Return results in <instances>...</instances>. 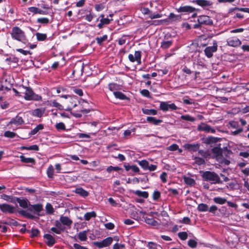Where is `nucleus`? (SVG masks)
<instances>
[{
    "instance_id": "obj_13",
    "label": "nucleus",
    "mask_w": 249,
    "mask_h": 249,
    "mask_svg": "<svg viewBox=\"0 0 249 249\" xmlns=\"http://www.w3.org/2000/svg\"><path fill=\"white\" fill-rule=\"evenodd\" d=\"M192 2L195 3L202 8H204L206 7L212 6L213 2L209 0H193Z\"/></svg>"
},
{
    "instance_id": "obj_4",
    "label": "nucleus",
    "mask_w": 249,
    "mask_h": 249,
    "mask_svg": "<svg viewBox=\"0 0 249 249\" xmlns=\"http://www.w3.org/2000/svg\"><path fill=\"white\" fill-rule=\"evenodd\" d=\"M24 98L27 101L34 100L39 101L42 100V97L38 94H36L33 90V89L30 87L27 88L24 95Z\"/></svg>"
},
{
    "instance_id": "obj_44",
    "label": "nucleus",
    "mask_w": 249,
    "mask_h": 249,
    "mask_svg": "<svg viewBox=\"0 0 249 249\" xmlns=\"http://www.w3.org/2000/svg\"><path fill=\"white\" fill-rule=\"evenodd\" d=\"M107 35H105L102 37H96L95 40L99 45H101L104 41L107 39Z\"/></svg>"
},
{
    "instance_id": "obj_25",
    "label": "nucleus",
    "mask_w": 249,
    "mask_h": 249,
    "mask_svg": "<svg viewBox=\"0 0 249 249\" xmlns=\"http://www.w3.org/2000/svg\"><path fill=\"white\" fill-rule=\"evenodd\" d=\"M75 193L83 197H86L89 195V193L82 187L77 188Z\"/></svg>"
},
{
    "instance_id": "obj_64",
    "label": "nucleus",
    "mask_w": 249,
    "mask_h": 249,
    "mask_svg": "<svg viewBox=\"0 0 249 249\" xmlns=\"http://www.w3.org/2000/svg\"><path fill=\"white\" fill-rule=\"evenodd\" d=\"M147 246L149 249H158V247H160L159 245L153 242H148Z\"/></svg>"
},
{
    "instance_id": "obj_40",
    "label": "nucleus",
    "mask_w": 249,
    "mask_h": 249,
    "mask_svg": "<svg viewBox=\"0 0 249 249\" xmlns=\"http://www.w3.org/2000/svg\"><path fill=\"white\" fill-rule=\"evenodd\" d=\"M208 205L205 203H200L198 205L197 209L199 212H205L208 211Z\"/></svg>"
},
{
    "instance_id": "obj_19",
    "label": "nucleus",
    "mask_w": 249,
    "mask_h": 249,
    "mask_svg": "<svg viewBox=\"0 0 249 249\" xmlns=\"http://www.w3.org/2000/svg\"><path fill=\"white\" fill-rule=\"evenodd\" d=\"M43 237L47 240L46 243L49 247H52L55 243L54 238L50 234H45Z\"/></svg>"
},
{
    "instance_id": "obj_29",
    "label": "nucleus",
    "mask_w": 249,
    "mask_h": 249,
    "mask_svg": "<svg viewBox=\"0 0 249 249\" xmlns=\"http://www.w3.org/2000/svg\"><path fill=\"white\" fill-rule=\"evenodd\" d=\"M18 213L20 215L24 216L26 218L33 219L35 218V216L27 212L26 211L23 210H20L18 211Z\"/></svg>"
},
{
    "instance_id": "obj_2",
    "label": "nucleus",
    "mask_w": 249,
    "mask_h": 249,
    "mask_svg": "<svg viewBox=\"0 0 249 249\" xmlns=\"http://www.w3.org/2000/svg\"><path fill=\"white\" fill-rule=\"evenodd\" d=\"M202 179L206 181H210L212 184H221L222 181L218 175L214 172L206 171L201 175Z\"/></svg>"
},
{
    "instance_id": "obj_47",
    "label": "nucleus",
    "mask_w": 249,
    "mask_h": 249,
    "mask_svg": "<svg viewBox=\"0 0 249 249\" xmlns=\"http://www.w3.org/2000/svg\"><path fill=\"white\" fill-rule=\"evenodd\" d=\"M138 162L143 169L147 170V168H148L149 162L146 160H138Z\"/></svg>"
},
{
    "instance_id": "obj_3",
    "label": "nucleus",
    "mask_w": 249,
    "mask_h": 249,
    "mask_svg": "<svg viewBox=\"0 0 249 249\" xmlns=\"http://www.w3.org/2000/svg\"><path fill=\"white\" fill-rule=\"evenodd\" d=\"M197 23L194 25V28L200 29L203 26H213V20L211 18L207 15H200L198 16Z\"/></svg>"
},
{
    "instance_id": "obj_61",
    "label": "nucleus",
    "mask_w": 249,
    "mask_h": 249,
    "mask_svg": "<svg viewBox=\"0 0 249 249\" xmlns=\"http://www.w3.org/2000/svg\"><path fill=\"white\" fill-rule=\"evenodd\" d=\"M55 128L58 131H59V130H66L65 125L62 122L57 123L56 124V125H55Z\"/></svg>"
},
{
    "instance_id": "obj_57",
    "label": "nucleus",
    "mask_w": 249,
    "mask_h": 249,
    "mask_svg": "<svg viewBox=\"0 0 249 249\" xmlns=\"http://www.w3.org/2000/svg\"><path fill=\"white\" fill-rule=\"evenodd\" d=\"M89 12V15H87L86 16H85V19L87 21L90 22L94 18L95 15L92 12L91 10H90Z\"/></svg>"
},
{
    "instance_id": "obj_33",
    "label": "nucleus",
    "mask_w": 249,
    "mask_h": 249,
    "mask_svg": "<svg viewBox=\"0 0 249 249\" xmlns=\"http://www.w3.org/2000/svg\"><path fill=\"white\" fill-rule=\"evenodd\" d=\"M78 238L81 241H86L87 240V231H80L78 234Z\"/></svg>"
},
{
    "instance_id": "obj_62",
    "label": "nucleus",
    "mask_w": 249,
    "mask_h": 249,
    "mask_svg": "<svg viewBox=\"0 0 249 249\" xmlns=\"http://www.w3.org/2000/svg\"><path fill=\"white\" fill-rule=\"evenodd\" d=\"M188 245L192 249H195L197 245V243L195 240L190 239L188 241Z\"/></svg>"
},
{
    "instance_id": "obj_6",
    "label": "nucleus",
    "mask_w": 249,
    "mask_h": 249,
    "mask_svg": "<svg viewBox=\"0 0 249 249\" xmlns=\"http://www.w3.org/2000/svg\"><path fill=\"white\" fill-rule=\"evenodd\" d=\"M113 238L111 237H108L100 242H94L93 244L96 247L102 249L104 247L109 246L112 243Z\"/></svg>"
},
{
    "instance_id": "obj_30",
    "label": "nucleus",
    "mask_w": 249,
    "mask_h": 249,
    "mask_svg": "<svg viewBox=\"0 0 249 249\" xmlns=\"http://www.w3.org/2000/svg\"><path fill=\"white\" fill-rule=\"evenodd\" d=\"M173 44L172 40L163 41L161 42L160 48L166 50L169 48Z\"/></svg>"
},
{
    "instance_id": "obj_34",
    "label": "nucleus",
    "mask_w": 249,
    "mask_h": 249,
    "mask_svg": "<svg viewBox=\"0 0 249 249\" xmlns=\"http://www.w3.org/2000/svg\"><path fill=\"white\" fill-rule=\"evenodd\" d=\"M134 193L136 195L144 198H148L149 196V194L146 191H141L140 190H136L134 192Z\"/></svg>"
},
{
    "instance_id": "obj_46",
    "label": "nucleus",
    "mask_w": 249,
    "mask_h": 249,
    "mask_svg": "<svg viewBox=\"0 0 249 249\" xmlns=\"http://www.w3.org/2000/svg\"><path fill=\"white\" fill-rule=\"evenodd\" d=\"M36 39L38 41H43L47 39V36L46 34L36 33Z\"/></svg>"
},
{
    "instance_id": "obj_32",
    "label": "nucleus",
    "mask_w": 249,
    "mask_h": 249,
    "mask_svg": "<svg viewBox=\"0 0 249 249\" xmlns=\"http://www.w3.org/2000/svg\"><path fill=\"white\" fill-rule=\"evenodd\" d=\"M240 11L246 13H249V8H238V7H234L231 8L229 9V13L232 14V13L235 11Z\"/></svg>"
},
{
    "instance_id": "obj_63",
    "label": "nucleus",
    "mask_w": 249,
    "mask_h": 249,
    "mask_svg": "<svg viewBox=\"0 0 249 249\" xmlns=\"http://www.w3.org/2000/svg\"><path fill=\"white\" fill-rule=\"evenodd\" d=\"M16 135V133L10 131H6L4 133V136L7 138H13Z\"/></svg>"
},
{
    "instance_id": "obj_56",
    "label": "nucleus",
    "mask_w": 249,
    "mask_h": 249,
    "mask_svg": "<svg viewBox=\"0 0 249 249\" xmlns=\"http://www.w3.org/2000/svg\"><path fill=\"white\" fill-rule=\"evenodd\" d=\"M161 196V194L158 190L154 191L152 194V198L155 201H157Z\"/></svg>"
},
{
    "instance_id": "obj_43",
    "label": "nucleus",
    "mask_w": 249,
    "mask_h": 249,
    "mask_svg": "<svg viewBox=\"0 0 249 249\" xmlns=\"http://www.w3.org/2000/svg\"><path fill=\"white\" fill-rule=\"evenodd\" d=\"M183 179L184 182L188 185L192 186L196 184L195 179L191 178L184 177Z\"/></svg>"
},
{
    "instance_id": "obj_15",
    "label": "nucleus",
    "mask_w": 249,
    "mask_h": 249,
    "mask_svg": "<svg viewBox=\"0 0 249 249\" xmlns=\"http://www.w3.org/2000/svg\"><path fill=\"white\" fill-rule=\"evenodd\" d=\"M220 144H218V146L213 147L211 151L214 155V158L218 159L223 157V150L220 147Z\"/></svg>"
},
{
    "instance_id": "obj_22",
    "label": "nucleus",
    "mask_w": 249,
    "mask_h": 249,
    "mask_svg": "<svg viewBox=\"0 0 249 249\" xmlns=\"http://www.w3.org/2000/svg\"><path fill=\"white\" fill-rule=\"evenodd\" d=\"M24 123V122L22 117L17 116L16 117L11 119V121L9 122V124H14L18 125L22 124Z\"/></svg>"
},
{
    "instance_id": "obj_26",
    "label": "nucleus",
    "mask_w": 249,
    "mask_h": 249,
    "mask_svg": "<svg viewBox=\"0 0 249 249\" xmlns=\"http://www.w3.org/2000/svg\"><path fill=\"white\" fill-rule=\"evenodd\" d=\"M146 121L148 123L157 125L162 122L160 119H157L155 117L148 116L146 118Z\"/></svg>"
},
{
    "instance_id": "obj_59",
    "label": "nucleus",
    "mask_w": 249,
    "mask_h": 249,
    "mask_svg": "<svg viewBox=\"0 0 249 249\" xmlns=\"http://www.w3.org/2000/svg\"><path fill=\"white\" fill-rule=\"evenodd\" d=\"M122 170V169L118 166H112L111 165L107 168V171L108 173H110L112 171H118Z\"/></svg>"
},
{
    "instance_id": "obj_49",
    "label": "nucleus",
    "mask_w": 249,
    "mask_h": 249,
    "mask_svg": "<svg viewBox=\"0 0 249 249\" xmlns=\"http://www.w3.org/2000/svg\"><path fill=\"white\" fill-rule=\"evenodd\" d=\"M109 89L111 91H116V90L119 89V85L117 83H109L108 85Z\"/></svg>"
},
{
    "instance_id": "obj_60",
    "label": "nucleus",
    "mask_w": 249,
    "mask_h": 249,
    "mask_svg": "<svg viewBox=\"0 0 249 249\" xmlns=\"http://www.w3.org/2000/svg\"><path fill=\"white\" fill-rule=\"evenodd\" d=\"M178 236L181 240H185L187 239L188 234L185 231L179 232L178 233Z\"/></svg>"
},
{
    "instance_id": "obj_1",
    "label": "nucleus",
    "mask_w": 249,
    "mask_h": 249,
    "mask_svg": "<svg viewBox=\"0 0 249 249\" xmlns=\"http://www.w3.org/2000/svg\"><path fill=\"white\" fill-rule=\"evenodd\" d=\"M10 35L14 40L21 42L24 44H30L25 32L18 26L12 27Z\"/></svg>"
},
{
    "instance_id": "obj_9",
    "label": "nucleus",
    "mask_w": 249,
    "mask_h": 249,
    "mask_svg": "<svg viewBox=\"0 0 249 249\" xmlns=\"http://www.w3.org/2000/svg\"><path fill=\"white\" fill-rule=\"evenodd\" d=\"M176 10L178 13L190 14L196 12L198 9L190 5H181L178 8H176Z\"/></svg>"
},
{
    "instance_id": "obj_8",
    "label": "nucleus",
    "mask_w": 249,
    "mask_h": 249,
    "mask_svg": "<svg viewBox=\"0 0 249 249\" xmlns=\"http://www.w3.org/2000/svg\"><path fill=\"white\" fill-rule=\"evenodd\" d=\"M28 210L38 216L43 215V214H40V213L43 210V205L41 203L29 204Z\"/></svg>"
},
{
    "instance_id": "obj_31",
    "label": "nucleus",
    "mask_w": 249,
    "mask_h": 249,
    "mask_svg": "<svg viewBox=\"0 0 249 249\" xmlns=\"http://www.w3.org/2000/svg\"><path fill=\"white\" fill-rule=\"evenodd\" d=\"M199 146L200 145L198 143H196L195 144H188L186 145V147L190 151L196 152L197 150H198Z\"/></svg>"
},
{
    "instance_id": "obj_38",
    "label": "nucleus",
    "mask_w": 249,
    "mask_h": 249,
    "mask_svg": "<svg viewBox=\"0 0 249 249\" xmlns=\"http://www.w3.org/2000/svg\"><path fill=\"white\" fill-rule=\"evenodd\" d=\"M213 200L214 203L220 205L224 204L227 202V199L225 198L221 197L220 196L214 197Z\"/></svg>"
},
{
    "instance_id": "obj_51",
    "label": "nucleus",
    "mask_w": 249,
    "mask_h": 249,
    "mask_svg": "<svg viewBox=\"0 0 249 249\" xmlns=\"http://www.w3.org/2000/svg\"><path fill=\"white\" fill-rule=\"evenodd\" d=\"M180 118L181 120L190 121L191 122H193L196 121V119L194 117H192L189 115H181Z\"/></svg>"
},
{
    "instance_id": "obj_42",
    "label": "nucleus",
    "mask_w": 249,
    "mask_h": 249,
    "mask_svg": "<svg viewBox=\"0 0 249 249\" xmlns=\"http://www.w3.org/2000/svg\"><path fill=\"white\" fill-rule=\"evenodd\" d=\"M20 149L21 150L38 151L39 147L38 146V145L35 144V145L30 146H22L20 147Z\"/></svg>"
},
{
    "instance_id": "obj_20",
    "label": "nucleus",
    "mask_w": 249,
    "mask_h": 249,
    "mask_svg": "<svg viewBox=\"0 0 249 249\" xmlns=\"http://www.w3.org/2000/svg\"><path fill=\"white\" fill-rule=\"evenodd\" d=\"M28 10L34 14L48 15L49 14L47 10H42L36 7H30L28 8Z\"/></svg>"
},
{
    "instance_id": "obj_7",
    "label": "nucleus",
    "mask_w": 249,
    "mask_h": 249,
    "mask_svg": "<svg viewBox=\"0 0 249 249\" xmlns=\"http://www.w3.org/2000/svg\"><path fill=\"white\" fill-rule=\"evenodd\" d=\"M159 107L160 109L163 112L169 110H176L178 109V107L174 103L169 104L167 102H160Z\"/></svg>"
},
{
    "instance_id": "obj_45",
    "label": "nucleus",
    "mask_w": 249,
    "mask_h": 249,
    "mask_svg": "<svg viewBox=\"0 0 249 249\" xmlns=\"http://www.w3.org/2000/svg\"><path fill=\"white\" fill-rule=\"evenodd\" d=\"M54 225L55 226V228L60 230L61 232H63L66 230V227H64L62 224L61 223L60 220H55Z\"/></svg>"
},
{
    "instance_id": "obj_39",
    "label": "nucleus",
    "mask_w": 249,
    "mask_h": 249,
    "mask_svg": "<svg viewBox=\"0 0 249 249\" xmlns=\"http://www.w3.org/2000/svg\"><path fill=\"white\" fill-rule=\"evenodd\" d=\"M44 128V125L42 124H38L35 128L32 129L30 132L31 135H34L36 134L39 130H42Z\"/></svg>"
},
{
    "instance_id": "obj_58",
    "label": "nucleus",
    "mask_w": 249,
    "mask_h": 249,
    "mask_svg": "<svg viewBox=\"0 0 249 249\" xmlns=\"http://www.w3.org/2000/svg\"><path fill=\"white\" fill-rule=\"evenodd\" d=\"M31 235H30V237L33 238L35 237H37L38 235L40 233V231L37 229L32 228L31 231Z\"/></svg>"
},
{
    "instance_id": "obj_21",
    "label": "nucleus",
    "mask_w": 249,
    "mask_h": 249,
    "mask_svg": "<svg viewBox=\"0 0 249 249\" xmlns=\"http://www.w3.org/2000/svg\"><path fill=\"white\" fill-rule=\"evenodd\" d=\"M16 202L18 203L19 206L24 209L28 208V203L30 204V202L27 198L21 199L19 197L16 198Z\"/></svg>"
},
{
    "instance_id": "obj_23",
    "label": "nucleus",
    "mask_w": 249,
    "mask_h": 249,
    "mask_svg": "<svg viewBox=\"0 0 249 249\" xmlns=\"http://www.w3.org/2000/svg\"><path fill=\"white\" fill-rule=\"evenodd\" d=\"M113 94L117 99H119L122 100H130V98L129 97H127L121 91H114Z\"/></svg>"
},
{
    "instance_id": "obj_35",
    "label": "nucleus",
    "mask_w": 249,
    "mask_h": 249,
    "mask_svg": "<svg viewBox=\"0 0 249 249\" xmlns=\"http://www.w3.org/2000/svg\"><path fill=\"white\" fill-rule=\"evenodd\" d=\"M144 220L147 224L152 226H155L158 225V222L152 217H146L144 218Z\"/></svg>"
},
{
    "instance_id": "obj_12",
    "label": "nucleus",
    "mask_w": 249,
    "mask_h": 249,
    "mask_svg": "<svg viewBox=\"0 0 249 249\" xmlns=\"http://www.w3.org/2000/svg\"><path fill=\"white\" fill-rule=\"evenodd\" d=\"M197 130L199 131H204L207 133H214L215 132V130L214 128L211 127L210 125L204 123H201L198 125Z\"/></svg>"
},
{
    "instance_id": "obj_48",
    "label": "nucleus",
    "mask_w": 249,
    "mask_h": 249,
    "mask_svg": "<svg viewBox=\"0 0 249 249\" xmlns=\"http://www.w3.org/2000/svg\"><path fill=\"white\" fill-rule=\"evenodd\" d=\"M198 154L205 159L210 158L211 156V154L208 150H199Z\"/></svg>"
},
{
    "instance_id": "obj_14",
    "label": "nucleus",
    "mask_w": 249,
    "mask_h": 249,
    "mask_svg": "<svg viewBox=\"0 0 249 249\" xmlns=\"http://www.w3.org/2000/svg\"><path fill=\"white\" fill-rule=\"evenodd\" d=\"M135 56L132 54H129L128 55V59L131 62H134L135 61H137L139 64L141 63V52L137 51L135 52Z\"/></svg>"
},
{
    "instance_id": "obj_5",
    "label": "nucleus",
    "mask_w": 249,
    "mask_h": 249,
    "mask_svg": "<svg viewBox=\"0 0 249 249\" xmlns=\"http://www.w3.org/2000/svg\"><path fill=\"white\" fill-rule=\"evenodd\" d=\"M67 105L66 110L70 111L74 107H76L79 103L78 97L76 96H71L66 102Z\"/></svg>"
},
{
    "instance_id": "obj_17",
    "label": "nucleus",
    "mask_w": 249,
    "mask_h": 249,
    "mask_svg": "<svg viewBox=\"0 0 249 249\" xmlns=\"http://www.w3.org/2000/svg\"><path fill=\"white\" fill-rule=\"evenodd\" d=\"M220 140V138L213 136H209L202 139L203 142L206 144H212L217 142Z\"/></svg>"
},
{
    "instance_id": "obj_50",
    "label": "nucleus",
    "mask_w": 249,
    "mask_h": 249,
    "mask_svg": "<svg viewBox=\"0 0 249 249\" xmlns=\"http://www.w3.org/2000/svg\"><path fill=\"white\" fill-rule=\"evenodd\" d=\"M45 208H46V213L47 214H53L54 212V209L53 207V206L50 203H47Z\"/></svg>"
},
{
    "instance_id": "obj_41",
    "label": "nucleus",
    "mask_w": 249,
    "mask_h": 249,
    "mask_svg": "<svg viewBox=\"0 0 249 249\" xmlns=\"http://www.w3.org/2000/svg\"><path fill=\"white\" fill-rule=\"evenodd\" d=\"M47 176L50 178H53L54 169L52 165H50L46 171Z\"/></svg>"
},
{
    "instance_id": "obj_28",
    "label": "nucleus",
    "mask_w": 249,
    "mask_h": 249,
    "mask_svg": "<svg viewBox=\"0 0 249 249\" xmlns=\"http://www.w3.org/2000/svg\"><path fill=\"white\" fill-rule=\"evenodd\" d=\"M19 158L22 162L25 163H32L35 164L36 163L35 160L33 158H26L23 155L19 156Z\"/></svg>"
},
{
    "instance_id": "obj_54",
    "label": "nucleus",
    "mask_w": 249,
    "mask_h": 249,
    "mask_svg": "<svg viewBox=\"0 0 249 249\" xmlns=\"http://www.w3.org/2000/svg\"><path fill=\"white\" fill-rule=\"evenodd\" d=\"M53 107H55L58 109L60 110H64V107L62 105H61L60 104L58 103L56 100H53L52 102V105Z\"/></svg>"
},
{
    "instance_id": "obj_55",
    "label": "nucleus",
    "mask_w": 249,
    "mask_h": 249,
    "mask_svg": "<svg viewBox=\"0 0 249 249\" xmlns=\"http://www.w3.org/2000/svg\"><path fill=\"white\" fill-rule=\"evenodd\" d=\"M36 22L38 23H41L43 24H47L50 22L49 19L47 18H38L36 20Z\"/></svg>"
},
{
    "instance_id": "obj_18",
    "label": "nucleus",
    "mask_w": 249,
    "mask_h": 249,
    "mask_svg": "<svg viewBox=\"0 0 249 249\" xmlns=\"http://www.w3.org/2000/svg\"><path fill=\"white\" fill-rule=\"evenodd\" d=\"M59 220L64 227L67 226L70 228L72 224V221L66 216L61 215Z\"/></svg>"
},
{
    "instance_id": "obj_27",
    "label": "nucleus",
    "mask_w": 249,
    "mask_h": 249,
    "mask_svg": "<svg viewBox=\"0 0 249 249\" xmlns=\"http://www.w3.org/2000/svg\"><path fill=\"white\" fill-rule=\"evenodd\" d=\"M0 198L7 201L13 203H16V200L17 197L13 196H9L3 194L0 196Z\"/></svg>"
},
{
    "instance_id": "obj_53",
    "label": "nucleus",
    "mask_w": 249,
    "mask_h": 249,
    "mask_svg": "<svg viewBox=\"0 0 249 249\" xmlns=\"http://www.w3.org/2000/svg\"><path fill=\"white\" fill-rule=\"evenodd\" d=\"M194 160L195 161V163L198 165H203L205 164V161L203 158L196 157L194 158Z\"/></svg>"
},
{
    "instance_id": "obj_10",
    "label": "nucleus",
    "mask_w": 249,
    "mask_h": 249,
    "mask_svg": "<svg viewBox=\"0 0 249 249\" xmlns=\"http://www.w3.org/2000/svg\"><path fill=\"white\" fill-rule=\"evenodd\" d=\"M217 50V44L216 41L213 43L212 46L207 47L204 49V53L208 58H211L213 55V53H215Z\"/></svg>"
},
{
    "instance_id": "obj_52",
    "label": "nucleus",
    "mask_w": 249,
    "mask_h": 249,
    "mask_svg": "<svg viewBox=\"0 0 249 249\" xmlns=\"http://www.w3.org/2000/svg\"><path fill=\"white\" fill-rule=\"evenodd\" d=\"M168 18L172 21H176L177 20H180L181 19V16L179 15H177L175 14L171 13L168 16Z\"/></svg>"
},
{
    "instance_id": "obj_11",
    "label": "nucleus",
    "mask_w": 249,
    "mask_h": 249,
    "mask_svg": "<svg viewBox=\"0 0 249 249\" xmlns=\"http://www.w3.org/2000/svg\"><path fill=\"white\" fill-rule=\"evenodd\" d=\"M0 210L5 213H14L15 212V208L11 205L7 203L0 204Z\"/></svg>"
},
{
    "instance_id": "obj_37",
    "label": "nucleus",
    "mask_w": 249,
    "mask_h": 249,
    "mask_svg": "<svg viewBox=\"0 0 249 249\" xmlns=\"http://www.w3.org/2000/svg\"><path fill=\"white\" fill-rule=\"evenodd\" d=\"M142 113L146 115H155L157 114V110L155 109H142Z\"/></svg>"
},
{
    "instance_id": "obj_36",
    "label": "nucleus",
    "mask_w": 249,
    "mask_h": 249,
    "mask_svg": "<svg viewBox=\"0 0 249 249\" xmlns=\"http://www.w3.org/2000/svg\"><path fill=\"white\" fill-rule=\"evenodd\" d=\"M96 216V213L94 211H92L86 213L84 215V218L86 221H89L91 218H95Z\"/></svg>"
},
{
    "instance_id": "obj_16",
    "label": "nucleus",
    "mask_w": 249,
    "mask_h": 249,
    "mask_svg": "<svg viewBox=\"0 0 249 249\" xmlns=\"http://www.w3.org/2000/svg\"><path fill=\"white\" fill-rule=\"evenodd\" d=\"M241 41L236 37H232L227 40V44L229 46L236 47L241 45Z\"/></svg>"
},
{
    "instance_id": "obj_24",
    "label": "nucleus",
    "mask_w": 249,
    "mask_h": 249,
    "mask_svg": "<svg viewBox=\"0 0 249 249\" xmlns=\"http://www.w3.org/2000/svg\"><path fill=\"white\" fill-rule=\"evenodd\" d=\"M45 108H36L32 111V115L33 116L40 118L41 117L45 112Z\"/></svg>"
}]
</instances>
